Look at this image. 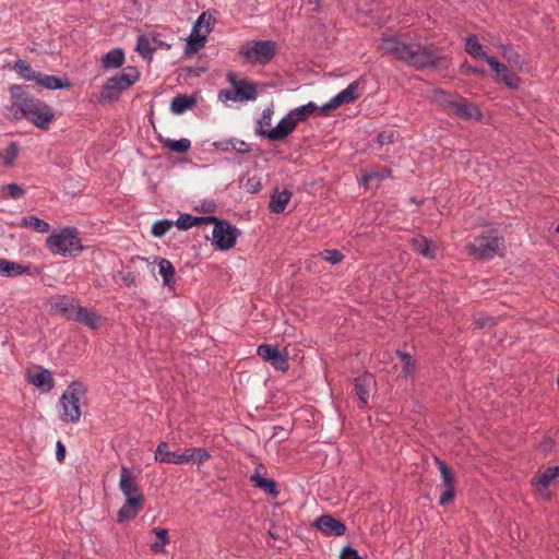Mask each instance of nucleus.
<instances>
[{
	"mask_svg": "<svg viewBox=\"0 0 559 559\" xmlns=\"http://www.w3.org/2000/svg\"><path fill=\"white\" fill-rule=\"evenodd\" d=\"M559 476V466L548 467L539 475L532 479V485L537 490L548 488L554 480Z\"/></svg>",
	"mask_w": 559,
	"mask_h": 559,
	"instance_id": "obj_32",
	"label": "nucleus"
},
{
	"mask_svg": "<svg viewBox=\"0 0 559 559\" xmlns=\"http://www.w3.org/2000/svg\"><path fill=\"white\" fill-rule=\"evenodd\" d=\"M158 142L163 148L174 153L185 154L191 148V141L187 138L173 140L169 138L158 136Z\"/></svg>",
	"mask_w": 559,
	"mask_h": 559,
	"instance_id": "obj_34",
	"label": "nucleus"
},
{
	"mask_svg": "<svg viewBox=\"0 0 559 559\" xmlns=\"http://www.w3.org/2000/svg\"><path fill=\"white\" fill-rule=\"evenodd\" d=\"M119 489L126 498L143 497L132 472L122 466L120 471Z\"/></svg>",
	"mask_w": 559,
	"mask_h": 559,
	"instance_id": "obj_21",
	"label": "nucleus"
},
{
	"mask_svg": "<svg viewBox=\"0 0 559 559\" xmlns=\"http://www.w3.org/2000/svg\"><path fill=\"white\" fill-rule=\"evenodd\" d=\"M124 282H127V283H133V280L124 278Z\"/></svg>",
	"mask_w": 559,
	"mask_h": 559,
	"instance_id": "obj_62",
	"label": "nucleus"
},
{
	"mask_svg": "<svg viewBox=\"0 0 559 559\" xmlns=\"http://www.w3.org/2000/svg\"><path fill=\"white\" fill-rule=\"evenodd\" d=\"M392 177V171L390 168L385 166H371L369 167L361 178L359 179V185L364 188H367L369 182L373 180H383Z\"/></svg>",
	"mask_w": 559,
	"mask_h": 559,
	"instance_id": "obj_25",
	"label": "nucleus"
},
{
	"mask_svg": "<svg viewBox=\"0 0 559 559\" xmlns=\"http://www.w3.org/2000/svg\"><path fill=\"white\" fill-rule=\"evenodd\" d=\"M373 382L371 374H362L354 379V392L359 399L362 406H366L369 401V388Z\"/></svg>",
	"mask_w": 559,
	"mask_h": 559,
	"instance_id": "obj_24",
	"label": "nucleus"
},
{
	"mask_svg": "<svg viewBox=\"0 0 559 559\" xmlns=\"http://www.w3.org/2000/svg\"><path fill=\"white\" fill-rule=\"evenodd\" d=\"M124 51L121 48H114L102 58V68L104 70L118 69L124 63Z\"/></svg>",
	"mask_w": 559,
	"mask_h": 559,
	"instance_id": "obj_31",
	"label": "nucleus"
},
{
	"mask_svg": "<svg viewBox=\"0 0 559 559\" xmlns=\"http://www.w3.org/2000/svg\"><path fill=\"white\" fill-rule=\"evenodd\" d=\"M501 245V238L495 230H488L474 238L467 245L468 252L479 260H490L497 253Z\"/></svg>",
	"mask_w": 559,
	"mask_h": 559,
	"instance_id": "obj_8",
	"label": "nucleus"
},
{
	"mask_svg": "<svg viewBox=\"0 0 559 559\" xmlns=\"http://www.w3.org/2000/svg\"><path fill=\"white\" fill-rule=\"evenodd\" d=\"M158 272L163 278L164 286H171L175 284V267L173 263L167 259L158 260Z\"/></svg>",
	"mask_w": 559,
	"mask_h": 559,
	"instance_id": "obj_39",
	"label": "nucleus"
},
{
	"mask_svg": "<svg viewBox=\"0 0 559 559\" xmlns=\"http://www.w3.org/2000/svg\"><path fill=\"white\" fill-rule=\"evenodd\" d=\"M556 233L559 234V224L556 226Z\"/></svg>",
	"mask_w": 559,
	"mask_h": 559,
	"instance_id": "obj_64",
	"label": "nucleus"
},
{
	"mask_svg": "<svg viewBox=\"0 0 559 559\" xmlns=\"http://www.w3.org/2000/svg\"><path fill=\"white\" fill-rule=\"evenodd\" d=\"M27 382L43 392H50L55 388V380L50 370L35 366L26 374Z\"/></svg>",
	"mask_w": 559,
	"mask_h": 559,
	"instance_id": "obj_15",
	"label": "nucleus"
},
{
	"mask_svg": "<svg viewBox=\"0 0 559 559\" xmlns=\"http://www.w3.org/2000/svg\"><path fill=\"white\" fill-rule=\"evenodd\" d=\"M317 110H319V107L314 103L309 102L308 104L298 106L288 112L292 115L294 121L298 124L300 121H304L307 117L314 114Z\"/></svg>",
	"mask_w": 559,
	"mask_h": 559,
	"instance_id": "obj_41",
	"label": "nucleus"
},
{
	"mask_svg": "<svg viewBox=\"0 0 559 559\" xmlns=\"http://www.w3.org/2000/svg\"><path fill=\"white\" fill-rule=\"evenodd\" d=\"M489 67L508 87L516 90L520 86V78L496 58L489 60Z\"/></svg>",
	"mask_w": 559,
	"mask_h": 559,
	"instance_id": "obj_22",
	"label": "nucleus"
},
{
	"mask_svg": "<svg viewBox=\"0 0 559 559\" xmlns=\"http://www.w3.org/2000/svg\"><path fill=\"white\" fill-rule=\"evenodd\" d=\"M169 47L160 39V34L150 32L138 37L135 50L144 58H148L159 48Z\"/></svg>",
	"mask_w": 559,
	"mask_h": 559,
	"instance_id": "obj_16",
	"label": "nucleus"
},
{
	"mask_svg": "<svg viewBox=\"0 0 559 559\" xmlns=\"http://www.w3.org/2000/svg\"><path fill=\"white\" fill-rule=\"evenodd\" d=\"M144 507V497L126 498L117 513V522L124 523L134 519Z\"/></svg>",
	"mask_w": 559,
	"mask_h": 559,
	"instance_id": "obj_18",
	"label": "nucleus"
},
{
	"mask_svg": "<svg viewBox=\"0 0 559 559\" xmlns=\"http://www.w3.org/2000/svg\"><path fill=\"white\" fill-rule=\"evenodd\" d=\"M257 354L277 370L286 371L288 369V354L281 352L277 346L261 344L257 348Z\"/></svg>",
	"mask_w": 559,
	"mask_h": 559,
	"instance_id": "obj_13",
	"label": "nucleus"
},
{
	"mask_svg": "<svg viewBox=\"0 0 559 559\" xmlns=\"http://www.w3.org/2000/svg\"><path fill=\"white\" fill-rule=\"evenodd\" d=\"M297 123L289 112L285 115L275 127L267 131V139L271 141H283L296 129Z\"/></svg>",
	"mask_w": 559,
	"mask_h": 559,
	"instance_id": "obj_20",
	"label": "nucleus"
},
{
	"mask_svg": "<svg viewBox=\"0 0 559 559\" xmlns=\"http://www.w3.org/2000/svg\"><path fill=\"white\" fill-rule=\"evenodd\" d=\"M195 100L188 95H177L173 98L170 104V110L175 115H181L191 107H193Z\"/></svg>",
	"mask_w": 559,
	"mask_h": 559,
	"instance_id": "obj_40",
	"label": "nucleus"
},
{
	"mask_svg": "<svg viewBox=\"0 0 559 559\" xmlns=\"http://www.w3.org/2000/svg\"><path fill=\"white\" fill-rule=\"evenodd\" d=\"M210 221H216V216L210 215V216L195 217L191 214L183 213V214H180V216L174 222V224L180 230H188L189 228H191L193 226H198L202 223H209Z\"/></svg>",
	"mask_w": 559,
	"mask_h": 559,
	"instance_id": "obj_30",
	"label": "nucleus"
},
{
	"mask_svg": "<svg viewBox=\"0 0 559 559\" xmlns=\"http://www.w3.org/2000/svg\"><path fill=\"white\" fill-rule=\"evenodd\" d=\"M451 114L464 119L479 120L481 118V112L478 107L472 105L461 96H459L457 100L455 102Z\"/></svg>",
	"mask_w": 559,
	"mask_h": 559,
	"instance_id": "obj_23",
	"label": "nucleus"
},
{
	"mask_svg": "<svg viewBox=\"0 0 559 559\" xmlns=\"http://www.w3.org/2000/svg\"><path fill=\"white\" fill-rule=\"evenodd\" d=\"M17 225L21 228H27L40 234H46L50 230V225L46 221L34 215L21 217Z\"/></svg>",
	"mask_w": 559,
	"mask_h": 559,
	"instance_id": "obj_36",
	"label": "nucleus"
},
{
	"mask_svg": "<svg viewBox=\"0 0 559 559\" xmlns=\"http://www.w3.org/2000/svg\"><path fill=\"white\" fill-rule=\"evenodd\" d=\"M124 282H127V283H133V280L124 278Z\"/></svg>",
	"mask_w": 559,
	"mask_h": 559,
	"instance_id": "obj_61",
	"label": "nucleus"
},
{
	"mask_svg": "<svg viewBox=\"0 0 559 559\" xmlns=\"http://www.w3.org/2000/svg\"><path fill=\"white\" fill-rule=\"evenodd\" d=\"M50 311L66 318L69 321L78 319V311L80 305H76L75 299L69 295L55 296L49 301Z\"/></svg>",
	"mask_w": 559,
	"mask_h": 559,
	"instance_id": "obj_12",
	"label": "nucleus"
},
{
	"mask_svg": "<svg viewBox=\"0 0 559 559\" xmlns=\"http://www.w3.org/2000/svg\"><path fill=\"white\" fill-rule=\"evenodd\" d=\"M98 319L99 317L95 312L81 306L78 311V319H74V322H81L90 329L96 330L98 326Z\"/></svg>",
	"mask_w": 559,
	"mask_h": 559,
	"instance_id": "obj_46",
	"label": "nucleus"
},
{
	"mask_svg": "<svg viewBox=\"0 0 559 559\" xmlns=\"http://www.w3.org/2000/svg\"><path fill=\"white\" fill-rule=\"evenodd\" d=\"M155 461L181 465V453L170 451L167 442H160L155 450Z\"/></svg>",
	"mask_w": 559,
	"mask_h": 559,
	"instance_id": "obj_28",
	"label": "nucleus"
},
{
	"mask_svg": "<svg viewBox=\"0 0 559 559\" xmlns=\"http://www.w3.org/2000/svg\"><path fill=\"white\" fill-rule=\"evenodd\" d=\"M157 540L151 545V550L154 554H162L165 550V546L170 543L168 531L163 527H154L152 530Z\"/></svg>",
	"mask_w": 559,
	"mask_h": 559,
	"instance_id": "obj_43",
	"label": "nucleus"
},
{
	"mask_svg": "<svg viewBox=\"0 0 559 559\" xmlns=\"http://www.w3.org/2000/svg\"><path fill=\"white\" fill-rule=\"evenodd\" d=\"M13 70L25 81H37L38 74L35 72L32 67L22 59H19L13 64Z\"/></svg>",
	"mask_w": 559,
	"mask_h": 559,
	"instance_id": "obj_44",
	"label": "nucleus"
},
{
	"mask_svg": "<svg viewBox=\"0 0 559 559\" xmlns=\"http://www.w3.org/2000/svg\"><path fill=\"white\" fill-rule=\"evenodd\" d=\"M394 139H395V132L392 130H385V131L380 132L377 135L376 142H377V144L382 146L385 144H392L394 142Z\"/></svg>",
	"mask_w": 559,
	"mask_h": 559,
	"instance_id": "obj_53",
	"label": "nucleus"
},
{
	"mask_svg": "<svg viewBox=\"0 0 559 559\" xmlns=\"http://www.w3.org/2000/svg\"><path fill=\"white\" fill-rule=\"evenodd\" d=\"M12 105L9 108L13 119H26L40 130H48L55 119V110L46 102L29 96L23 86L14 84L9 87Z\"/></svg>",
	"mask_w": 559,
	"mask_h": 559,
	"instance_id": "obj_2",
	"label": "nucleus"
},
{
	"mask_svg": "<svg viewBox=\"0 0 559 559\" xmlns=\"http://www.w3.org/2000/svg\"><path fill=\"white\" fill-rule=\"evenodd\" d=\"M378 49L416 70L436 69L443 60L439 52L406 34L381 37Z\"/></svg>",
	"mask_w": 559,
	"mask_h": 559,
	"instance_id": "obj_1",
	"label": "nucleus"
},
{
	"mask_svg": "<svg viewBox=\"0 0 559 559\" xmlns=\"http://www.w3.org/2000/svg\"><path fill=\"white\" fill-rule=\"evenodd\" d=\"M214 224L212 239L214 247L219 251L231 249L239 236V230L226 221L216 217V221H210Z\"/></svg>",
	"mask_w": 559,
	"mask_h": 559,
	"instance_id": "obj_10",
	"label": "nucleus"
},
{
	"mask_svg": "<svg viewBox=\"0 0 559 559\" xmlns=\"http://www.w3.org/2000/svg\"><path fill=\"white\" fill-rule=\"evenodd\" d=\"M3 190L7 198L14 200L22 198L25 193V190L17 183H10Z\"/></svg>",
	"mask_w": 559,
	"mask_h": 559,
	"instance_id": "obj_52",
	"label": "nucleus"
},
{
	"mask_svg": "<svg viewBox=\"0 0 559 559\" xmlns=\"http://www.w3.org/2000/svg\"><path fill=\"white\" fill-rule=\"evenodd\" d=\"M46 245L52 254L60 257H74L84 249L74 227H64L52 233L47 237Z\"/></svg>",
	"mask_w": 559,
	"mask_h": 559,
	"instance_id": "obj_3",
	"label": "nucleus"
},
{
	"mask_svg": "<svg viewBox=\"0 0 559 559\" xmlns=\"http://www.w3.org/2000/svg\"><path fill=\"white\" fill-rule=\"evenodd\" d=\"M321 258L331 264H338L344 259L343 253L336 249H328L320 252Z\"/></svg>",
	"mask_w": 559,
	"mask_h": 559,
	"instance_id": "obj_51",
	"label": "nucleus"
},
{
	"mask_svg": "<svg viewBox=\"0 0 559 559\" xmlns=\"http://www.w3.org/2000/svg\"><path fill=\"white\" fill-rule=\"evenodd\" d=\"M457 98H459L457 95H453V94L447 93L444 91H438L436 93V99L449 112L452 111V109L454 107V104L457 100Z\"/></svg>",
	"mask_w": 559,
	"mask_h": 559,
	"instance_id": "obj_48",
	"label": "nucleus"
},
{
	"mask_svg": "<svg viewBox=\"0 0 559 559\" xmlns=\"http://www.w3.org/2000/svg\"><path fill=\"white\" fill-rule=\"evenodd\" d=\"M20 152V146L16 142H10L8 146L0 152V165L11 167Z\"/></svg>",
	"mask_w": 559,
	"mask_h": 559,
	"instance_id": "obj_42",
	"label": "nucleus"
},
{
	"mask_svg": "<svg viewBox=\"0 0 559 559\" xmlns=\"http://www.w3.org/2000/svg\"><path fill=\"white\" fill-rule=\"evenodd\" d=\"M238 55L247 63L265 66L276 55V43L273 40H250L241 45Z\"/></svg>",
	"mask_w": 559,
	"mask_h": 559,
	"instance_id": "obj_4",
	"label": "nucleus"
},
{
	"mask_svg": "<svg viewBox=\"0 0 559 559\" xmlns=\"http://www.w3.org/2000/svg\"><path fill=\"white\" fill-rule=\"evenodd\" d=\"M124 282H127V283H133V280L124 278Z\"/></svg>",
	"mask_w": 559,
	"mask_h": 559,
	"instance_id": "obj_63",
	"label": "nucleus"
},
{
	"mask_svg": "<svg viewBox=\"0 0 559 559\" xmlns=\"http://www.w3.org/2000/svg\"><path fill=\"white\" fill-rule=\"evenodd\" d=\"M502 57L511 64L522 67V57L510 45H499Z\"/></svg>",
	"mask_w": 559,
	"mask_h": 559,
	"instance_id": "obj_47",
	"label": "nucleus"
},
{
	"mask_svg": "<svg viewBox=\"0 0 559 559\" xmlns=\"http://www.w3.org/2000/svg\"><path fill=\"white\" fill-rule=\"evenodd\" d=\"M274 115L273 105L271 104L266 108L263 109L260 118L255 121L254 133L258 136L267 139V131L271 129V122Z\"/></svg>",
	"mask_w": 559,
	"mask_h": 559,
	"instance_id": "obj_35",
	"label": "nucleus"
},
{
	"mask_svg": "<svg viewBox=\"0 0 559 559\" xmlns=\"http://www.w3.org/2000/svg\"><path fill=\"white\" fill-rule=\"evenodd\" d=\"M173 226L174 222L171 219H159L153 224L152 234L155 237H163Z\"/></svg>",
	"mask_w": 559,
	"mask_h": 559,
	"instance_id": "obj_50",
	"label": "nucleus"
},
{
	"mask_svg": "<svg viewBox=\"0 0 559 559\" xmlns=\"http://www.w3.org/2000/svg\"><path fill=\"white\" fill-rule=\"evenodd\" d=\"M412 247L418 254L432 259L435 258L433 251L430 248V241L424 236H417L411 241Z\"/></svg>",
	"mask_w": 559,
	"mask_h": 559,
	"instance_id": "obj_45",
	"label": "nucleus"
},
{
	"mask_svg": "<svg viewBox=\"0 0 559 559\" xmlns=\"http://www.w3.org/2000/svg\"><path fill=\"white\" fill-rule=\"evenodd\" d=\"M212 146L219 152L226 153L234 151L240 155L249 154L252 151V145L250 143L236 138L214 141Z\"/></svg>",
	"mask_w": 559,
	"mask_h": 559,
	"instance_id": "obj_19",
	"label": "nucleus"
},
{
	"mask_svg": "<svg viewBox=\"0 0 559 559\" xmlns=\"http://www.w3.org/2000/svg\"><path fill=\"white\" fill-rule=\"evenodd\" d=\"M309 3L310 4L319 5V0H309Z\"/></svg>",
	"mask_w": 559,
	"mask_h": 559,
	"instance_id": "obj_60",
	"label": "nucleus"
},
{
	"mask_svg": "<svg viewBox=\"0 0 559 559\" xmlns=\"http://www.w3.org/2000/svg\"><path fill=\"white\" fill-rule=\"evenodd\" d=\"M462 69L467 74H473V75H477V76H483L485 74V71L483 69H479L477 67H473L469 64H463Z\"/></svg>",
	"mask_w": 559,
	"mask_h": 559,
	"instance_id": "obj_56",
	"label": "nucleus"
},
{
	"mask_svg": "<svg viewBox=\"0 0 559 559\" xmlns=\"http://www.w3.org/2000/svg\"><path fill=\"white\" fill-rule=\"evenodd\" d=\"M436 465L441 474L439 504L445 506L455 498V481L452 469L440 459H436Z\"/></svg>",
	"mask_w": 559,
	"mask_h": 559,
	"instance_id": "obj_11",
	"label": "nucleus"
},
{
	"mask_svg": "<svg viewBox=\"0 0 559 559\" xmlns=\"http://www.w3.org/2000/svg\"><path fill=\"white\" fill-rule=\"evenodd\" d=\"M85 394L84 385L79 381H72L62 393L59 404L62 408L61 419L76 424L81 418L80 397Z\"/></svg>",
	"mask_w": 559,
	"mask_h": 559,
	"instance_id": "obj_7",
	"label": "nucleus"
},
{
	"mask_svg": "<svg viewBox=\"0 0 559 559\" xmlns=\"http://www.w3.org/2000/svg\"><path fill=\"white\" fill-rule=\"evenodd\" d=\"M32 267L29 264H22L15 261L4 259L3 262V277H17L22 275H31Z\"/></svg>",
	"mask_w": 559,
	"mask_h": 559,
	"instance_id": "obj_37",
	"label": "nucleus"
},
{
	"mask_svg": "<svg viewBox=\"0 0 559 559\" xmlns=\"http://www.w3.org/2000/svg\"><path fill=\"white\" fill-rule=\"evenodd\" d=\"M313 525L318 531H320L325 536L341 537L345 535L347 530L346 525L343 522L328 514L319 516L314 521Z\"/></svg>",
	"mask_w": 559,
	"mask_h": 559,
	"instance_id": "obj_17",
	"label": "nucleus"
},
{
	"mask_svg": "<svg viewBox=\"0 0 559 559\" xmlns=\"http://www.w3.org/2000/svg\"><path fill=\"white\" fill-rule=\"evenodd\" d=\"M465 51L473 58L484 60L488 64H489V60L493 59V57L489 56L485 51L484 46L479 43L477 35H475V34H471L466 37Z\"/></svg>",
	"mask_w": 559,
	"mask_h": 559,
	"instance_id": "obj_26",
	"label": "nucleus"
},
{
	"mask_svg": "<svg viewBox=\"0 0 559 559\" xmlns=\"http://www.w3.org/2000/svg\"><path fill=\"white\" fill-rule=\"evenodd\" d=\"M290 199H292V192L289 190L284 189L281 191L278 189H275L271 195V200H270V204H269L270 211L272 213H276V214L283 213L285 211L288 202L290 201Z\"/></svg>",
	"mask_w": 559,
	"mask_h": 559,
	"instance_id": "obj_27",
	"label": "nucleus"
},
{
	"mask_svg": "<svg viewBox=\"0 0 559 559\" xmlns=\"http://www.w3.org/2000/svg\"><path fill=\"white\" fill-rule=\"evenodd\" d=\"M214 21L211 15L202 13L193 24L186 45V53H194L204 47L209 34L213 29Z\"/></svg>",
	"mask_w": 559,
	"mask_h": 559,
	"instance_id": "obj_9",
	"label": "nucleus"
},
{
	"mask_svg": "<svg viewBox=\"0 0 559 559\" xmlns=\"http://www.w3.org/2000/svg\"><path fill=\"white\" fill-rule=\"evenodd\" d=\"M64 456H66V447L63 445V443L61 441H58L57 445H56V459L59 462H62L64 460Z\"/></svg>",
	"mask_w": 559,
	"mask_h": 559,
	"instance_id": "obj_57",
	"label": "nucleus"
},
{
	"mask_svg": "<svg viewBox=\"0 0 559 559\" xmlns=\"http://www.w3.org/2000/svg\"><path fill=\"white\" fill-rule=\"evenodd\" d=\"M250 481L254 487L263 490L272 498H276L280 495L276 483L273 479L262 477L259 472L250 476Z\"/></svg>",
	"mask_w": 559,
	"mask_h": 559,
	"instance_id": "obj_33",
	"label": "nucleus"
},
{
	"mask_svg": "<svg viewBox=\"0 0 559 559\" xmlns=\"http://www.w3.org/2000/svg\"><path fill=\"white\" fill-rule=\"evenodd\" d=\"M227 81L233 90H221L218 99L222 102H253L258 97L257 84L246 79H238L236 73L228 72Z\"/></svg>",
	"mask_w": 559,
	"mask_h": 559,
	"instance_id": "obj_6",
	"label": "nucleus"
},
{
	"mask_svg": "<svg viewBox=\"0 0 559 559\" xmlns=\"http://www.w3.org/2000/svg\"><path fill=\"white\" fill-rule=\"evenodd\" d=\"M554 442L551 439H546L539 444V450L544 453H548L552 450Z\"/></svg>",
	"mask_w": 559,
	"mask_h": 559,
	"instance_id": "obj_58",
	"label": "nucleus"
},
{
	"mask_svg": "<svg viewBox=\"0 0 559 559\" xmlns=\"http://www.w3.org/2000/svg\"><path fill=\"white\" fill-rule=\"evenodd\" d=\"M359 97V82L354 81L346 88L333 96L328 103L321 107V111L335 109L344 104H349Z\"/></svg>",
	"mask_w": 559,
	"mask_h": 559,
	"instance_id": "obj_14",
	"label": "nucleus"
},
{
	"mask_svg": "<svg viewBox=\"0 0 559 559\" xmlns=\"http://www.w3.org/2000/svg\"><path fill=\"white\" fill-rule=\"evenodd\" d=\"M245 189L249 193H257L261 189V182L257 177L248 178L245 182Z\"/></svg>",
	"mask_w": 559,
	"mask_h": 559,
	"instance_id": "obj_54",
	"label": "nucleus"
},
{
	"mask_svg": "<svg viewBox=\"0 0 559 559\" xmlns=\"http://www.w3.org/2000/svg\"><path fill=\"white\" fill-rule=\"evenodd\" d=\"M402 362V372L405 378H408L415 371V361L411 354L399 352L397 353Z\"/></svg>",
	"mask_w": 559,
	"mask_h": 559,
	"instance_id": "obj_49",
	"label": "nucleus"
},
{
	"mask_svg": "<svg viewBox=\"0 0 559 559\" xmlns=\"http://www.w3.org/2000/svg\"><path fill=\"white\" fill-rule=\"evenodd\" d=\"M211 457L210 452L204 448H189L181 453V465L202 464Z\"/></svg>",
	"mask_w": 559,
	"mask_h": 559,
	"instance_id": "obj_29",
	"label": "nucleus"
},
{
	"mask_svg": "<svg viewBox=\"0 0 559 559\" xmlns=\"http://www.w3.org/2000/svg\"><path fill=\"white\" fill-rule=\"evenodd\" d=\"M340 559H364V558L353 547L345 546L340 554Z\"/></svg>",
	"mask_w": 559,
	"mask_h": 559,
	"instance_id": "obj_55",
	"label": "nucleus"
},
{
	"mask_svg": "<svg viewBox=\"0 0 559 559\" xmlns=\"http://www.w3.org/2000/svg\"><path fill=\"white\" fill-rule=\"evenodd\" d=\"M36 83L39 86H43L51 91L63 90L70 86V83L67 79H61L55 75H47L41 73L38 74Z\"/></svg>",
	"mask_w": 559,
	"mask_h": 559,
	"instance_id": "obj_38",
	"label": "nucleus"
},
{
	"mask_svg": "<svg viewBox=\"0 0 559 559\" xmlns=\"http://www.w3.org/2000/svg\"><path fill=\"white\" fill-rule=\"evenodd\" d=\"M3 262H4V259L0 258V276H2V273H3Z\"/></svg>",
	"mask_w": 559,
	"mask_h": 559,
	"instance_id": "obj_59",
	"label": "nucleus"
},
{
	"mask_svg": "<svg viewBox=\"0 0 559 559\" xmlns=\"http://www.w3.org/2000/svg\"><path fill=\"white\" fill-rule=\"evenodd\" d=\"M139 72L135 68L124 69L122 73H118L105 81L102 86L99 100L108 103L117 100L121 93L128 90L139 80Z\"/></svg>",
	"mask_w": 559,
	"mask_h": 559,
	"instance_id": "obj_5",
	"label": "nucleus"
}]
</instances>
